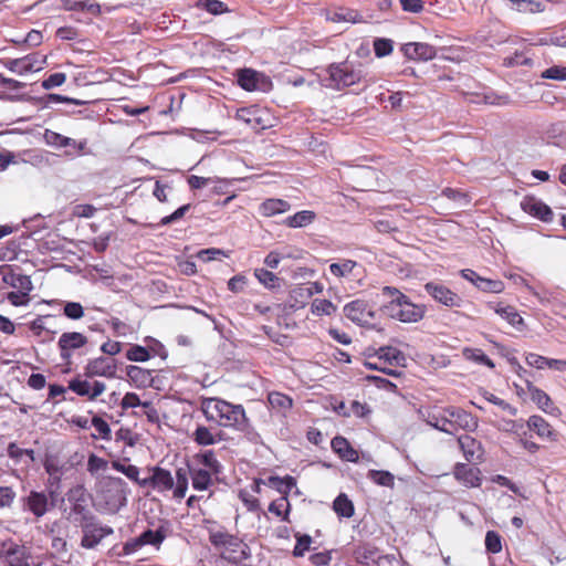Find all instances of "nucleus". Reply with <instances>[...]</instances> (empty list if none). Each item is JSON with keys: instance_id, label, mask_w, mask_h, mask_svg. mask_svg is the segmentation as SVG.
<instances>
[{"instance_id": "nucleus-30", "label": "nucleus", "mask_w": 566, "mask_h": 566, "mask_svg": "<svg viewBox=\"0 0 566 566\" xmlns=\"http://www.w3.org/2000/svg\"><path fill=\"white\" fill-rule=\"evenodd\" d=\"M191 439L198 446L208 447L220 442L223 438L221 432H214L212 428L199 424L191 433Z\"/></svg>"}, {"instance_id": "nucleus-44", "label": "nucleus", "mask_w": 566, "mask_h": 566, "mask_svg": "<svg viewBox=\"0 0 566 566\" xmlns=\"http://www.w3.org/2000/svg\"><path fill=\"white\" fill-rule=\"evenodd\" d=\"M515 4L517 11L523 13H538L543 12L546 8L545 2L542 0H510Z\"/></svg>"}, {"instance_id": "nucleus-7", "label": "nucleus", "mask_w": 566, "mask_h": 566, "mask_svg": "<svg viewBox=\"0 0 566 566\" xmlns=\"http://www.w3.org/2000/svg\"><path fill=\"white\" fill-rule=\"evenodd\" d=\"M21 505L23 511L31 513L36 518H40L55 506L54 492L31 490L21 499Z\"/></svg>"}, {"instance_id": "nucleus-51", "label": "nucleus", "mask_w": 566, "mask_h": 566, "mask_svg": "<svg viewBox=\"0 0 566 566\" xmlns=\"http://www.w3.org/2000/svg\"><path fill=\"white\" fill-rule=\"evenodd\" d=\"M368 478L381 486L392 488L395 484V476L389 471L369 470Z\"/></svg>"}, {"instance_id": "nucleus-47", "label": "nucleus", "mask_w": 566, "mask_h": 566, "mask_svg": "<svg viewBox=\"0 0 566 566\" xmlns=\"http://www.w3.org/2000/svg\"><path fill=\"white\" fill-rule=\"evenodd\" d=\"M290 510L291 504L289 502V497L285 496H281L280 499L272 501L269 505V511L281 517L283 521H289Z\"/></svg>"}, {"instance_id": "nucleus-13", "label": "nucleus", "mask_w": 566, "mask_h": 566, "mask_svg": "<svg viewBox=\"0 0 566 566\" xmlns=\"http://www.w3.org/2000/svg\"><path fill=\"white\" fill-rule=\"evenodd\" d=\"M85 523H82L81 528L83 536L81 546L86 549L97 546L104 537L111 535L113 530L109 526H101L95 522V517H86Z\"/></svg>"}, {"instance_id": "nucleus-11", "label": "nucleus", "mask_w": 566, "mask_h": 566, "mask_svg": "<svg viewBox=\"0 0 566 566\" xmlns=\"http://www.w3.org/2000/svg\"><path fill=\"white\" fill-rule=\"evenodd\" d=\"M87 344V336L80 332L63 333L57 340L61 359L66 366H71L74 352L85 347Z\"/></svg>"}, {"instance_id": "nucleus-2", "label": "nucleus", "mask_w": 566, "mask_h": 566, "mask_svg": "<svg viewBox=\"0 0 566 566\" xmlns=\"http://www.w3.org/2000/svg\"><path fill=\"white\" fill-rule=\"evenodd\" d=\"M199 405L207 421L241 432L250 428V419L240 403H232L220 397H200Z\"/></svg>"}, {"instance_id": "nucleus-53", "label": "nucleus", "mask_w": 566, "mask_h": 566, "mask_svg": "<svg viewBox=\"0 0 566 566\" xmlns=\"http://www.w3.org/2000/svg\"><path fill=\"white\" fill-rule=\"evenodd\" d=\"M296 544L293 548L294 557H303L307 551L311 548V544L313 542L312 537L307 534H296Z\"/></svg>"}, {"instance_id": "nucleus-43", "label": "nucleus", "mask_w": 566, "mask_h": 566, "mask_svg": "<svg viewBox=\"0 0 566 566\" xmlns=\"http://www.w3.org/2000/svg\"><path fill=\"white\" fill-rule=\"evenodd\" d=\"M43 138L46 145L55 148H64L69 147V145H74L72 138L51 129L44 130Z\"/></svg>"}, {"instance_id": "nucleus-1", "label": "nucleus", "mask_w": 566, "mask_h": 566, "mask_svg": "<svg viewBox=\"0 0 566 566\" xmlns=\"http://www.w3.org/2000/svg\"><path fill=\"white\" fill-rule=\"evenodd\" d=\"M193 463L187 468L176 469L175 500H182L188 491L189 480L197 492H208L207 499L213 496V488L220 482L223 465L213 450H203L192 458Z\"/></svg>"}, {"instance_id": "nucleus-48", "label": "nucleus", "mask_w": 566, "mask_h": 566, "mask_svg": "<svg viewBox=\"0 0 566 566\" xmlns=\"http://www.w3.org/2000/svg\"><path fill=\"white\" fill-rule=\"evenodd\" d=\"M3 66L18 75L32 73L31 70H29L25 56L19 59H7L3 61Z\"/></svg>"}, {"instance_id": "nucleus-42", "label": "nucleus", "mask_w": 566, "mask_h": 566, "mask_svg": "<svg viewBox=\"0 0 566 566\" xmlns=\"http://www.w3.org/2000/svg\"><path fill=\"white\" fill-rule=\"evenodd\" d=\"M91 424L94 427L95 431L97 432V433H92V436H91L94 440H96V439H102L105 441L112 440L111 427L107 423V421L104 420L102 417L93 416V418L91 420Z\"/></svg>"}, {"instance_id": "nucleus-33", "label": "nucleus", "mask_w": 566, "mask_h": 566, "mask_svg": "<svg viewBox=\"0 0 566 566\" xmlns=\"http://www.w3.org/2000/svg\"><path fill=\"white\" fill-rule=\"evenodd\" d=\"M525 385L532 401L535 402L539 409L546 411L553 405L551 397L544 390L536 387L531 380L525 379Z\"/></svg>"}, {"instance_id": "nucleus-26", "label": "nucleus", "mask_w": 566, "mask_h": 566, "mask_svg": "<svg viewBox=\"0 0 566 566\" xmlns=\"http://www.w3.org/2000/svg\"><path fill=\"white\" fill-rule=\"evenodd\" d=\"M332 450L343 460L347 462H358L359 454L356 449L352 447L349 441L342 436H336L331 441Z\"/></svg>"}, {"instance_id": "nucleus-18", "label": "nucleus", "mask_w": 566, "mask_h": 566, "mask_svg": "<svg viewBox=\"0 0 566 566\" xmlns=\"http://www.w3.org/2000/svg\"><path fill=\"white\" fill-rule=\"evenodd\" d=\"M502 65L505 67L532 66L533 65V48L531 44L521 42L520 46L512 53H507L502 57Z\"/></svg>"}, {"instance_id": "nucleus-15", "label": "nucleus", "mask_w": 566, "mask_h": 566, "mask_svg": "<svg viewBox=\"0 0 566 566\" xmlns=\"http://www.w3.org/2000/svg\"><path fill=\"white\" fill-rule=\"evenodd\" d=\"M345 316L358 325H371L376 314L364 300H355L344 306Z\"/></svg>"}, {"instance_id": "nucleus-58", "label": "nucleus", "mask_w": 566, "mask_h": 566, "mask_svg": "<svg viewBox=\"0 0 566 566\" xmlns=\"http://www.w3.org/2000/svg\"><path fill=\"white\" fill-rule=\"evenodd\" d=\"M126 358L130 361H147L150 358V354L146 347L140 345H133L126 353Z\"/></svg>"}, {"instance_id": "nucleus-24", "label": "nucleus", "mask_w": 566, "mask_h": 566, "mask_svg": "<svg viewBox=\"0 0 566 566\" xmlns=\"http://www.w3.org/2000/svg\"><path fill=\"white\" fill-rule=\"evenodd\" d=\"M311 298V290L305 287V284H298L289 292L285 305L292 311H297L304 308Z\"/></svg>"}, {"instance_id": "nucleus-36", "label": "nucleus", "mask_w": 566, "mask_h": 566, "mask_svg": "<svg viewBox=\"0 0 566 566\" xmlns=\"http://www.w3.org/2000/svg\"><path fill=\"white\" fill-rule=\"evenodd\" d=\"M316 218V214L312 210H302L293 216L287 217L283 223L289 228H304L311 224Z\"/></svg>"}, {"instance_id": "nucleus-40", "label": "nucleus", "mask_w": 566, "mask_h": 566, "mask_svg": "<svg viewBox=\"0 0 566 566\" xmlns=\"http://www.w3.org/2000/svg\"><path fill=\"white\" fill-rule=\"evenodd\" d=\"M358 268V263L350 259H342L338 262L329 264V272L336 277H345Z\"/></svg>"}, {"instance_id": "nucleus-52", "label": "nucleus", "mask_w": 566, "mask_h": 566, "mask_svg": "<svg viewBox=\"0 0 566 566\" xmlns=\"http://www.w3.org/2000/svg\"><path fill=\"white\" fill-rule=\"evenodd\" d=\"M478 289L482 292L499 294L505 290V285L501 280L482 277L479 280Z\"/></svg>"}, {"instance_id": "nucleus-29", "label": "nucleus", "mask_w": 566, "mask_h": 566, "mask_svg": "<svg viewBox=\"0 0 566 566\" xmlns=\"http://www.w3.org/2000/svg\"><path fill=\"white\" fill-rule=\"evenodd\" d=\"M268 402L272 410L284 417H286L294 406L292 397L281 391H270L268 394Z\"/></svg>"}, {"instance_id": "nucleus-56", "label": "nucleus", "mask_w": 566, "mask_h": 566, "mask_svg": "<svg viewBox=\"0 0 566 566\" xmlns=\"http://www.w3.org/2000/svg\"><path fill=\"white\" fill-rule=\"evenodd\" d=\"M485 548L492 554H497L502 551V537L495 531H488L485 535Z\"/></svg>"}, {"instance_id": "nucleus-37", "label": "nucleus", "mask_w": 566, "mask_h": 566, "mask_svg": "<svg viewBox=\"0 0 566 566\" xmlns=\"http://www.w3.org/2000/svg\"><path fill=\"white\" fill-rule=\"evenodd\" d=\"M378 358L385 360L389 365L400 366L405 361V355L396 347L385 346L380 347L377 352Z\"/></svg>"}, {"instance_id": "nucleus-62", "label": "nucleus", "mask_w": 566, "mask_h": 566, "mask_svg": "<svg viewBox=\"0 0 566 566\" xmlns=\"http://www.w3.org/2000/svg\"><path fill=\"white\" fill-rule=\"evenodd\" d=\"M25 60L32 73L41 71L46 64V56L38 52L25 55Z\"/></svg>"}, {"instance_id": "nucleus-60", "label": "nucleus", "mask_w": 566, "mask_h": 566, "mask_svg": "<svg viewBox=\"0 0 566 566\" xmlns=\"http://www.w3.org/2000/svg\"><path fill=\"white\" fill-rule=\"evenodd\" d=\"M108 467L107 460L91 453L87 459V471L94 475L99 471H105Z\"/></svg>"}, {"instance_id": "nucleus-41", "label": "nucleus", "mask_w": 566, "mask_h": 566, "mask_svg": "<svg viewBox=\"0 0 566 566\" xmlns=\"http://www.w3.org/2000/svg\"><path fill=\"white\" fill-rule=\"evenodd\" d=\"M258 72L244 69L238 73V84L245 91L252 92L256 90L259 83Z\"/></svg>"}, {"instance_id": "nucleus-46", "label": "nucleus", "mask_w": 566, "mask_h": 566, "mask_svg": "<svg viewBox=\"0 0 566 566\" xmlns=\"http://www.w3.org/2000/svg\"><path fill=\"white\" fill-rule=\"evenodd\" d=\"M337 307L329 300L315 298L311 303V312L317 316H331L336 312Z\"/></svg>"}, {"instance_id": "nucleus-39", "label": "nucleus", "mask_w": 566, "mask_h": 566, "mask_svg": "<svg viewBox=\"0 0 566 566\" xmlns=\"http://www.w3.org/2000/svg\"><path fill=\"white\" fill-rule=\"evenodd\" d=\"M127 377L137 387H146L150 381V371L139 366H128Z\"/></svg>"}, {"instance_id": "nucleus-20", "label": "nucleus", "mask_w": 566, "mask_h": 566, "mask_svg": "<svg viewBox=\"0 0 566 566\" xmlns=\"http://www.w3.org/2000/svg\"><path fill=\"white\" fill-rule=\"evenodd\" d=\"M451 427H453V434L462 430H471L478 426L476 419L468 411L458 407H447V413Z\"/></svg>"}, {"instance_id": "nucleus-17", "label": "nucleus", "mask_w": 566, "mask_h": 566, "mask_svg": "<svg viewBox=\"0 0 566 566\" xmlns=\"http://www.w3.org/2000/svg\"><path fill=\"white\" fill-rule=\"evenodd\" d=\"M454 479L468 489L479 488L482 484L481 470L465 463H457L453 468Z\"/></svg>"}, {"instance_id": "nucleus-59", "label": "nucleus", "mask_w": 566, "mask_h": 566, "mask_svg": "<svg viewBox=\"0 0 566 566\" xmlns=\"http://www.w3.org/2000/svg\"><path fill=\"white\" fill-rule=\"evenodd\" d=\"M198 6L212 14L228 11L227 4L220 0H199Z\"/></svg>"}, {"instance_id": "nucleus-3", "label": "nucleus", "mask_w": 566, "mask_h": 566, "mask_svg": "<svg viewBox=\"0 0 566 566\" xmlns=\"http://www.w3.org/2000/svg\"><path fill=\"white\" fill-rule=\"evenodd\" d=\"M384 296L389 297L388 303L384 304L381 310L390 318L403 323H416L424 316V306L417 305L410 298L392 286H384L381 290Z\"/></svg>"}, {"instance_id": "nucleus-55", "label": "nucleus", "mask_w": 566, "mask_h": 566, "mask_svg": "<svg viewBox=\"0 0 566 566\" xmlns=\"http://www.w3.org/2000/svg\"><path fill=\"white\" fill-rule=\"evenodd\" d=\"M333 21L357 23L361 21V15L352 9H339L334 12Z\"/></svg>"}, {"instance_id": "nucleus-35", "label": "nucleus", "mask_w": 566, "mask_h": 566, "mask_svg": "<svg viewBox=\"0 0 566 566\" xmlns=\"http://www.w3.org/2000/svg\"><path fill=\"white\" fill-rule=\"evenodd\" d=\"M266 483L285 497H289L292 489L296 486V480L291 475H286L284 478L272 475L268 479Z\"/></svg>"}, {"instance_id": "nucleus-64", "label": "nucleus", "mask_w": 566, "mask_h": 566, "mask_svg": "<svg viewBox=\"0 0 566 566\" xmlns=\"http://www.w3.org/2000/svg\"><path fill=\"white\" fill-rule=\"evenodd\" d=\"M541 77L555 81H566V67L554 65L542 72Z\"/></svg>"}, {"instance_id": "nucleus-27", "label": "nucleus", "mask_w": 566, "mask_h": 566, "mask_svg": "<svg viewBox=\"0 0 566 566\" xmlns=\"http://www.w3.org/2000/svg\"><path fill=\"white\" fill-rule=\"evenodd\" d=\"M527 427L542 439H547L552 442H556L558 440V433L541 416H531L527 420Z\"/></svg>"}, {"instance_id": "nucleus-57", "label": "nucleus", "mask_w": 566, "mask_h": 566, "mask_svg": "<svg viewBox=\"0 0 566 566\" xmlns=\"http://www.w3.org/2000/svg\"><path fill=\"white\" fill-rule=\"evenodd\" d=\"M139 538L143 546L159 545L165 539V534L161 530H147L139 535Z\"/></svg>"}, {"instance_id": "nucleus-38", "label": "nucleus", "mask_w": 566, "mask_h": 566, "mask_svg": "<svg viewBox=\"0 0 566 566\" xmlns=\"http://www.w3.org/2000/svg\"><path fill=\"white\" fill-rule=\"evenodd\" d=\"M335 513L340 517L349 518L355 513L353 502L344 493H340L333 502Z\"/></svg>"}, {"instance_id": "nucleus-5", "label": "nucleus", "mask_w": 566, "mask_h": 566, "mask_svg": "<svg viewBox=\"0 0 566 566\" xmlns=\"http://www.w3.org/2000/svg\"><path fill=\"white\" fill-rule=\"evenodd\" d=\"M209 542L219 552L222 560L241 564L250 557L249 546L222 528L209 530Z\"/></svg>"}, {"instance_id": "nucleus-63", "label": "nucleus", "mask_w": 566, "mask_h": 566, "mask_svg": "<svg viewBox=\"0 0 566 566\" xmlns=\"http://www.w3.org/2000/svg\"><path fill=\"white\" fill-rule=\"evenodd\" d=\"M63 313L70 319H80L84 316V308L78 302H67L64 305Z\"/></svg>"}, {"instance_id": "nucleus-49", "label": "nucleus", "mask_w": 566, "mask_h": 566, "mask_svg": "<svg viewBox=\"0 0 566 566\" xmlns=\"http://www.w3.org/2000/svg\"><path fill=\"white\" fill-rule=\"evenodd\" d=\"M512 103L510 95L507 94H497L492 90H485V94L483 95V104L492 105V106H506Z\"/></svg>"}, {"instance_id": "nucleus-4", "label": "nucleus", "mask_w": 566, "mask_h": 566, "mask_svg": "<svg viewBox=\"0 0 566 566\" xmlns=\"http://www.w3.org/2000/svg\"><path fill=\"white\" fill-rule=\"evenodd\" d=\"M0 276L6 286L14 290L7 294L8 302L15 307L28 305L33 290L31 277L22 274L19 266L10 264L0 265Z\"/></svg>"}, {"instance_id": "nucleus-12", "label": "nucleus", "mask_w": 566, "mask_h": 566, "mask_svg": "<svg viewBox=\"0 0 566 566\" xmlns=\"http://www.w3.org/2000/svg\"><path fill=\"white\" fill-rule=\"evenodd\" d=\"M423 289L437 303L446 307H461L463 304V298L457 292L439 281H430Z\"/></svg>"}, {"instance_id": "nucleus-34", "label": "nucleus", "mask_w": 566, "mask_h": 566, "mask_svg": "<svg viewBox=\"0 0 566 566\" xmlns=\"http://www.w3.org/2000/svg\"><path fill=\"white\" fill-rule=\"evenodd\" d=\"M462 357L476 365L486 366L490 369L495 368L494 361L481 348L464 347L462 349Z\"/></svg>"}, {"instance_id": "nucleus-14", "label": "nucleus", "mask_w": 566, "mask_h": 566, "mask_svg": "<svg viewBox=\"0 0 566 566\" xmlns=\"http://www.w3.org/2000/svg\"><path fill=\"white\" fill-rule=\"evenodd\" d=\"M117 373L116 359L112 357L99 356L90 359L84 368V376L87 378L105 377L108 379L115 378Z\"/></svg>"}, {"instance_id": "nucleus-16", "label": "nucleus", "mask_w": 566, "mask_h": 566, "mask_svg": "<svg viewBox=\"0 0 566 566\" xmlns=\"http://www.w3.org/2000/svg\"><path fill=\"white\" fill-rule=\"evenodd\" d=\"M521 208L525 213L543 222L548 223L554 219L553 210L534 196H525L521 201Z\"/></svg>"}, {"instance_id": "nucleus-9", "label": "nucleus", "mask_w": 566, "mask_h": 566, "mask_svg": "<svg viewBox=\"0 0 566 566\" xmlns=\"http://www.w3.org/2000/svg\"><path fill=\"white\" fill-rule=\"evenodd\" d=\"M67 389L87 401H95L106 390V384L76 376L69 381Z\"/></svg>"}, {"instance_id": "nucleus-19", "label": "nucleus", "mask_w": 566, "mask_h": 566, "mask_svg": "<svg viewBox=\"0 0 566 566\" xmlns=\"http://www.w3.org/2000/svg\"><path fill=\"white\" fill-rule=\"evenodd\" d=\"M488 307L493 310L500 317L505 319L512 327L523 331L526 327L524 318L515 306L503 302H489Z\"/></svg>"}, {"instance_id": "nucleus-31", "label": "nucleus", "mask_w": 566, "mask_h": 566, "mask_svg": "<svg viewBox=\"0 0 566 566\" xmlns=\"http://www.w3.org/2000/svg\"><path fill=\"white\" fill-rule=\"evenodd\" d=\"M291 209V205L289 201L280 199V198H269L265 199L259 206V212L261 216L271 218L276 214L285 213Z\"/></svg>"}, {"instance_id": "nucleus-6", "label": "nucleus", "mask_w": 566, "mask_h": 566, "mask_svg": "<svg viewBox=\"0 0 566 566\" xmlns=\"http://www.w3.org/2000/svg\"><path fill=\"white\" fill-rule=\"evenodd\" d=\"M326 73L328 74V86L335 90L353 86L363 80V71L347 61L331 64L326 69Z\"/></svg>"}, {"instance_id": "nucleus-61", "label": "nucleus", "mask_w": 566, "mask_h": 566, "mask_svg": "<svg viewBox=\"0 0 566 566\" xmlns=\"http://www.w3.org/2000/svg\"><path fill=\"white\" fill-rule=\"evenodd\" d=\"M394 50L392 41L389 39L379 38L374 41V52L377 57L389 55Z\"/></svg>"}, {"instance_id": "nucleus-28", "label": "nucleus", "mask_w": 566, "mask_h": 566, "mask_svg": "<svg viewBox=\"0 0 566 566\" xmlns=\"http://www.w3.org/2000/svg\"><path fill=\"white\" fill-rule=\"evenodd\" d=\"M446 413L447 408H433L427 411L426 421L440 431L453 434V427H451L449 417Z\"/></svg>"}, {"instance_id": "nucleus-50", "label": "nucleus", "mask_w": 566, "mask_h": 566, "mask_svg": "<svg viewBox=\"0 0 566 566\" xmlns=\"http://www.w3.org/2000/svg\"><path fill=\"white\" fill-rule=\"evenodd\" d=\"M254 276L262 285H264L268 289H275L280 285V279L269 270L255 269Z\"/></svg>"}, {"instance_id": "nucleus-22", "label": "nucleus", "mask_w": 566, "mask_h": 566, "mask_svg": "<svg viewBox=\"0 0 566 566\" xmlns=\"http://www.w3.org/2000/svg\"><path fill=\"white\" fill-rule=\"evenodd\" d=\"M459 447L468 462L481 461L484 454L480 441L469 434H462L458 438Z\"/></svg>"}, {"instance_id": "nucleus-10", "label": "nucleus", "mask_w": 566, "mask_h": 566, "mask_svg": "<svg viewBox=\"0 0 566 566\" xmlns=\"http://www.w3.org/2000/svg\"><path fill=\"white\" fill-rule=\"evenodd\" d=\"M235 118L254 130H263L272 126L268 109L256 105L239 108Z\"/></svg>"}, {"instance_id": "nucleus-25", "label": "nucleus", "mask_w": 566, "mask_h": 566, "mask_svg": "<svg viewBox=\"0 0 566 566\" xmlns=\"http://www.w3.org/2000/svg\"><path fill=\"white\" fill-rule=\"evenodd\" d=\"M4 558L7 566H31V554L25 546L18 544H10L4 551Z\"/></svg>"}, {"instance_id": "nucleus-23", "label": "nucleus", "mask_w": 566, "mask_h": 566, "mask_svg": "<svg viewBox=\"0 0 566 566\" xmlns=\"http://www.w3.org/2000/svg\"><path fill=\"white\" fill-rule=\"evenodd\" d=\"M402 52L409 60L428 61L436 56L434 46L427 43H407L402 46Z\"/></svg>"}, {"instance_id": "nucleus-21", "label": "nucleus", "mask_w": 566, "mask_h": 566, "mask_svg": "<svg viewBox=\"0 0 566 566\" xmlns=\"http://www.w3.org/2000/svg\"><path fill=\"white\" fill-rule=\"evenodd\" d=\"M354 557L357 563L369 565L370 563L377 566H384L386 562H390L388 555H381L379 549L370 544H363L355 548Z\"/></svg>"}, {"instance_id": "nucleus-45", "label": "nucleus", "mask_w": 566, "mask_h": 566, "mask_svg": "<svg viewBox=\"0 0 566 566\" xmlns=\"http://www.w3.org/2000/svg\"><path fill=\"white\" fill-rule=\"evenodd\" d=\"M112 468L118 472L125 474L129 480L137 483L140 486L143 479H139V468L134 464H124L120 460L112 461Z\"/></svg>"}, {"instance_id": "nucleus-32", "label": "nucleus", "mask_w": 566, "mask_h": 566, "mask_svg": "<svg viewBox=\"0 0 566 566\" xmlns=\"http://www.w3.org/2000/svg\"><path fill=\"white\" fill-rule=\"evenodd\" d=\"M7 454L15 463L23 462L29 465L35 461V451L33 449H23L17 442L8 444Z\"/></svg>"}, {"instance_id": "nucleus-8", "label": "nucleus", "mask_w": 566, "mask_h": 566, "mask_svg": "<svg viewBox=\"0 0 566 566\" xmlns=\"http://www.w3.org/2000/svg\"><path fill=\"white\" fill-rule=\"evenodd\" d=\"M148 471L150 475L143 479L140 486L151 488L154 491L161 494L171 492L172 499L175 500L176 475L174 476L168 469L159 465L150 467Z\"/></svg>"}, {"instance_id": "nucleus-54", "label": "nucleus", "mask_w": 566, "mask_h": 566, "mask_svg": "<svg viewBox=\"0 0 566 566\" xmlns=\"http://www.w3.org/2000/svg\"><path fill=\"white\" fill-rule=\"evenodd\" d=\"M116 441H122L127 447H135L138 442V434L130 428L122 427L115 433Z\"/></svg>"}]
</instances>
